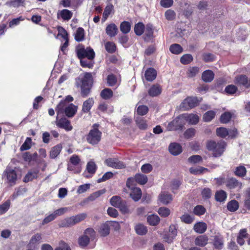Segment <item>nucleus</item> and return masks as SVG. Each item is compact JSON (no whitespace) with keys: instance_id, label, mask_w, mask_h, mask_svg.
<instances>
[{"instance_id":"a19ab883","label":"nucleus","mask_w":250,"mask_h":250,"mask_svg":"<svg viewBox=\"0 0 250 250\" xmlns=\"http://www.w3.org/2000/svg\"><path fill=\"white\" fill-rule=\"evenodd\" d=\"M134 32L138 36H141L143 34L145 30V25L142 22H138L134 26Z\"/></svg>"},{"instance_id":"4d7b16f0","label":"nucleus","mask_w":250,"mask_h":250,"mask_svg":"<svg viewBox=\"0 0 250 250\" xmlns=\"http://www.w3.org/2000/svg\"><path fill=\"white\" fill-rule=\"evenodd\" d=\"M165 16L167 20L172 21L175 19L176 13L173 10L168 9L166 11Z\"/></svg>"},{"instance_id":"8fccbe9b","label":"nucleus","mask_w":250,"mask_h":250,"mask_svg":"<svg viewBox=\"0 0 250 250\" xmlns=\"http://www.w3.org/2000/svg\"><path fill=\"white\" fill-rule=\"evenodd\" d=\"M153 26L151 24H148L146 25L145 35L147 38L150 39L153 37Z\"/></svg>"},{"instance_id":"13d9d810","label":"nucleus","mask_w":250,"mask_h":250,"mask_svg":"<svg viewBox=\"0 0 250 250\" xmlns=\"http://www.w3.org/2000/svg\"><path fill=\"white\" fill-rule=\"evenodd\" d=\"M148 111V107L144 105H139L137 109V114L140 116H143L146 114Z\"/></svg>"},{"instance_id":"052dcab7","label":"nucleus","mask_w":250,"mask_h":250,"mask_svg":"<svg viewBox=\"0 0 250 250\" xmlns=\"http://www.w3.org/2000/svg\"><path fill=\"white\" fill-rule=\"evenodd\" d=\"M215 115V112L213 111H208L204 114L203 120L205 122H209L214 118Z\"/></svg>"},{"instance_id":"5701e85b","label":"nucleus","mask_w":250,"mask_h":250,"mask_svg":"<svg viewBox=\"0 0 250 250\" xmlns=\"http://www.w3.org/2000/svg\"><path fill=\"white\" fill-rule=\"evenodd\" d=\"M157 76L156 71L153 68L147 69L145 74L146 80L148 81H152L155 79Z\"/></svg>"},{"instance_id":"39448f33","label":"nucleus","mask_w":250,"mask_h":250,"mask_svg":"<svg viewBox=\"0 0 250 250\" xmlns=\"http://www.w3.org/2000/svg\"><path fill=\"white\" fill-rule=\"evenodd\" d=\"M102 133L97 128L91 129L86 137L87 142L92 145L97 144L101 140Z\"/></svg>"},{"instance_id":"473e14b6","label":"nucleus","mask_w":250,"mask_h":250,"mask_svg":"<svg viewBox=\"0 0 250 250\" xmlns=\"http://www.w3.org/2000/svg\"><path fill=\"white\" fill-rule=\"evenodd\" d=\"M38 170H34L29 171L24 178L23 181L28 182L37 178L38 177Z\"/></svg>"},{"instance_id":"f704fd0d","label":"nucleus","mask_w":250,"mask_h":250,"mask_svg":"<svg viewBox=\"0 0 250 250\" xmlns=\"http://www.w3.org/2000/svg\"><path fill=\"white\" fill-rule=\"evenodd\" d=\"M60 15L63 20L69 21L72 18L73 14L67 9H63L60 11Z\"/></svg>"},{"instance_id":"c9c22d12","label":"nucleus","mask_w":250,"mask_h":250,"mask_svg":"<svg viewBox=\"0 0 250 250\" xmlns=\"http://www.w3.org/2000/svg\"><path fill=\"white\" fill-rule=\"evenodd\" d=\"M105 192V190L104 189L97 191L90 194L87 200L89 201H93Z\"/></svg>"},{"instance_id":"1a4fd4ad","label":"nucleus","mask_w":250,"mask_h":250,"mask_svg":"<svg viewBox=\"0 0 250 250\" xmlns=\"http://www.w3.org/2000/svg\"><path fill=\"white\" fill-rule=\"evenodd\" d=\"M226 186L229 189H236L237 191L242 189L243 184L234 177L229 178L227 179Z\"/></svg>"},{"instance_id":"393cba45","label":"nucleus","mask_w":250,"mask_h":250,"mask_svg":"<svg viewBox=\"0 0 250 250\" xmlns=\"http://www.w3.org/2000/svg\"><path fill=\"white\" fill-rule=\"evenodd\" d=\"M244 207L250 210V188H248L244 192Z\"/></svg>"},{"instance_id":"0eeeda50","label":"nucleus","mask_w":250,"mask_h":250,"mask_svg":"<svg viewBox=\"0 0 250 250\" xmlns=\"http://www.w3.org/2000/svg\"><path fill=\"white\" fill-rule=\"evenodd\" d=\"M235 84L240 88L249 89L250 88V79L244 74L236 76L234 80Z\"/></svg>"},{"instance_id":"09e8293b","label":"nucleus","mask_w":250,"mask_h":250,"mask_svg":"<svg viewBox=\"0 0 250 250\" xmlns=\"http://www.w3.org/2000/svg\"><path fill=\"white\" fill-rule=\"evenodd\" d=\"M106 50L109 53H114L116 49L115 44L113 42H108L105 44Z\"/></svg>"},{"instance_id":"6ab92c4d","label":"nucleus","mask_w":250,"mask_h":250,"mask_svg":"<svg viewBox=\"0 0 250 250\" xmlns=\"http://www.w3.org/2000/svg\"><path fill=\"white\" fill-rule=\"evenodd\" d=\"M98 232L101 236H106L110 233V228L107 221L102 224L99 229Z\"/></svg>"},{"instance_id":"ddd939ff","label":"nucleus","mask_w":250,"mask_h":250,"mask_svg":"<svg viewBox=\"0 0 250 250\" xmlns=\"http://www.w3.org/2000/svg\"><path fill=\"white\" fill-rule=\"evenodd\" d=\"M207 148L214 157H217L219 155L218 144L214 141L210 140L207 144Z\"/></svg>"},{"instance_id":"e433bc0d","label":"nucleus","mask_w":250,"mask_h":250,"mask_svg":"<svg viewBox=\"0 0 250 250\" xmlns=\"http://www.w3.org/2000/svg\"><path fill=\"white\" fill-rule=\"evenodd\" d=\"M135 181L140 185H145L147 182V177L142 174H136L135 176Z\"/></svg>"},{"instance_id":"aec40b11","label":"nucleus","mask_w":250,"mask_h":250,"mask_svg":"<svg viewBox=\"0 0 250 250\" xmlns=\"http://www.w3.org/2000/svg\"><path fill=\"white\" fill-rule=\"evenodd\" d=\"M208 237L206 235H200L195 239L194 244L198 246L204 247L208 244Z\"/></svg>"},{"instance_id":"680f3d73","label":"nucleus","mask_w":250,"mask_h":250,"mask_svg":"<svg viewBox=\"0 0 250 250\" xmlns=\"http://www.w3.org/2000/svg\"><path fill=\"white\" fill-rule=\"evenodd\" d=\"M180 219L182 222L187 224H190L193 221V217L187 213L182 215Z\"/></svg>"},{"instance_id":"6e6d98bb","label":"nucleus","mask_w":250,"mask_h":250,"mask_svg":"<svg viewBox=\"0 0 250 250\" xmlns=\"http://www.w3.org/2000/svg\"><path fill=\"white\" fill-rule=\"evenodd\" d=\"M237 90L238 88L236 85L230 84L226 87L225 91L228 94L232 95L235 93Z\"/></svg>"},{"instance_id":"2eb2a0df","label":"nucleus","mask_w":250,"mask_h":250,"mask_svg":"<svg viewBox=\"0 0 250 250\" xmlns=\"http://www.w3.org/2000/svg\"><path fill=\"white\" fill-rule=\"evenodd\" d=\"M169 152L173 155H178L182 151L181 146L178 143H171L168 147Z\"/></svg>"},{"instance_id":"0e129e2a","label":"nucleus","mask_w":250,"mask_h":250,"mask_svg":"<svg viewBox=\"0 0 250 250\" xmlns=\"http://www.w3.org/2000/svg\"><path fill=\"white\" fill-rule=\"evenodd\" d=\"M158 213L161 216L166 217L170 214V211L166 207H161L158 210Z\"/></svg>"},{"instance_id":"412c9836","label":"nucleus","mask_w":250,"mask_h":250,"mask_svg":"<svg viewBox=\"0 0 250 250\" xmlns=\"http://www.w3.org/2000/svg\"><path fill=\"white\" fill-rule=\"evenodd\" d=\"M94 104V99L92 98H88L83 103L82 106V111L84 113H87L89 112Z\"/></svg>"},{"instance_id":"864d4df0","label":"nucleus","mask_w":250,"mask_h":250,"mask_svg":"<svg viewBox=\"0 0 250 250\" xmlns=\"http://www.w3.org/2000/svg\"><path fill=\"white\" fill-rule=\"evenodd\" d=\"M96 165L94 162L90 161L87 164L86 170L88 173L94 174L96 171Z\"/></svg>"},{"instance_id":"79ce46f5","label":"nucleus","mask_w":250,"mask_h":250,"mask_svg":"<svg viewBox=\"0 0 250 250\" xmlns=\"http://www.w3.org/2000/svg\"><path fill=\"white\" fill-rule=\"evenodd\" d=\"M131 28V25L129 22L128 21H123L121 23L120 25V30L124 34L128 33Z\"/></svg>"},{"instance_id":"4c0bfd02","label":"nucleus","mask_w":250,"mask_h":250,"mask_svg":"<svg viewBox=\"0 0 250 250\" xmlns=\"http://www.w3.org/2000/svg\"><path fill=\"white\" fill-rule=\"evenodd\" d=\"M42 239V235L41 233H37L34 235L29 241V245H34L39 244Z\"/></svg>"},{"instance_id":"ea45409f","label":"nucleus","mask_w":250,"mask_h":250,"mask_svg":"<svg viewBox=\"0 0 250 250\" xmlns=\"http://www.w3.org/2000/svg\"><path fill=\"white\" fill-rule=\"evenodd\" d=\"M170 51L174 54H179L183 51V48L180 44L174 43L170 45Z\"/></svg>"},{"instance_id":"b1692460","label":"nucleus","mask_w":250,"mask_h":250,"mask_svg":"<svg viewBox=\"0 0 250 250\" xmlns=\"http://www.w3.org/2000/svg\"><path fill=\"white\" fill-rule=\"evenodd\" d=\"M159 199L164 205H167L172 200L171 195L166 192H162L159 196Z\"/></svg>"},{"instance_id":"72a5a7b5","label":"nucleus","mask_w":250,"mask_h":250,"mask_svg":"<svg viewBox=\"0 0 250 250\" xmlns=\"http://www.w3.org/2000/svg\"><path fill=\"white\" fill-rule=\"evenodd\" d=\"M136 232L140 235H143L147 232V228L142 224H138L135 227Z\"/></svg>"},{"instance_id":"9b49d317","label":"nucleus","mask_w":250,"mask_h":250,"mask_svg":"<svg viewBox=\"0 0 250 250\" xmlns=\"http://www.w3.org/2000/svg\"><path fill=\"white\" fill-rule=\"evenodd\" d=\"M105 164L108 167L116 169H122L125 167V165L123 162L115 158H109L104 161Z\"/></svg>"},{"instance_id":"2f4dec72","label":"nucleus","mask_w":250,"mask_h":250,"mask_svg":"<svg viewBox=\"0 0 250 250\" xmlns=\"http://www.w3.org/2000/svg\"><path fill=\"white\" fill-rule=\"evenodd\" d=\"M113 91L110 88H106L102 90L100 93L101 97L105 100H108L112 97Z\"/></svg>"},{"instance_id":"a18cd8bd","label":"nucleus","mask_w":250,"mask_h":250,"mask_svg":"<svg viewBox=\"0 0 250 250\" xmlns=\"http://www.w3.org/2000/svg\"><path fill=\"white\" fill-rule=\"evenodd\" d=\"M120 197L118 196H114L110 199V204L112 206L117 208L122 202Z\"/></svg>"},{"instance_id":"4468645a","label":"nucleus","mask_w":250,"mask_h":250,"mask_svg":"<svg viewBox=\"0 0 250 250\" xmlns=\"http://www.w3.org/2000/svg\"><path fill=\"white\" fill-rule=\"evenodd\" d=\"M78 109V106L71 104L65 107L64 109V113L66 116L71 118L73 117L76 113Z\"/></svg>"},{"instance_id":"de8ad7c7","label":"nucleus","mask_w":250,"mask_h":250,"mask_svg":"<svg viewBox=\"0 0 250 250\" xmlns=\"http://www.w3.org/2000/svg\"><path fill=\"white\" fill-rule=\"evenodd\" d=\"M199 72V68L197 67H190L188 70L187 75L189 78L195 77Z\"/></svg>"},{"instance_id":"6e6552de","label":"nucleus","mask_w":250,"mask_h":250,"mask_svg":"<svg viewBox=\"0 0 250 250\" xmlns=\"http://www.w3.org/2000/svg\"><path fill=\"white\" fill-rule=\"evenodd\" d=\"M91 78V74L86 73L85 74L84 79L82 81L81 95L83 97L87 96L90 93V86L88 84V83L90 81Z\"/></svg>"},{"instance_id":"5fc2aeb1","label":"nucleus","mask_w":250,"mask_h":250,"mask_svg":"<svg viewBox=\"0 0 250 250\" xmlns=\"http://www.w3.org/2000/svg\"><path fill=\"white\" fill-rule=\"evenodd\" d=\"M206 210V208L203 206L197 205L194 208L193 212L195 215L200 216L204 214Z\"/></svg>"},{"instance_id":"69168bd1","label":"nucleus","mask_w":250,"mask_h":250,"mask_svg":"<svg viewBox=\"0 0 250 250\" xmlns=\"http://www.w3.org/2000/svg\"><path fill=\"white\" fill-rule=\"evenodd\" d=\"M188 161L190 163H198L202 161V158L198 155H192L188 158Z\"/></svg>"},{"instance_id":"c756f323","label":"nucleus","mask_w":250,"mask_h":250,"mask_svg":"<svg viewBox=\"0 0 250 250\" xmlns=\"http://www.w3.org/2000/svg\"><path fill=\"white\" fill-rule=\"evenodd\" d=\"M247 169L243 166L237 167L234 171V175L237 177H244L246 175Z\"/></svg>"},{"instance_id":"37998d69","label":"nucleus","mask_w":250,"mask_h":250,"mask_svg":"<svg viewBox=\"0 0 250 250\" xmlns=\"http://www.w3.org/2000/svg\"><path fill=\"white\" fill-rule=\"evenodd\" d=\"M136 123L141 129H146L147 127L146 122L141 117H137L135 120Z\"/></svg>"},{"instance_id":"c85d7f7f","label":"nucleus","mask_w":250,"mask_h":250,"mask_svg":"<svg viewBox=\"0 0 250 250\" xmlns=\"http://www.w3.org/2000/svg\"><path fill=\"white\" fill-rule=\"evenodd\" d=\"M232 117V114L229 111L224 112L220 116V122L222 124H228L231 120Z\"/></svg>"},{"instance_id":"c03bdc74","label":"nucleus","mask_w":250,"mask_h":250,"mask_svg":"<svg viewBox=\"0 0 250 250\" xmlns=\"http://www.w3.org/2000/svg\"><path fill=\"white\" fill-rule=\"evenodd\" d=\"M84 30L83 28L79 27L77 30L75 35V39L77 42H81L84 39Z\"/></svg>"},{"instance_id":"3c124183","label":"nucleus","mask_w":250,"mask_h":250,"mask_svg":"<svg viewBox=\"0 0 250 250\" xmlns=\"http://www.w3.org/2000/svg\"><path fill=\"white\" fill-rule=\"evenodd\" d=\"M114 6L111 4L109 3L105 7L104 13H103V18L105 20L107 18L108 16L111 14V12L113 10Z\"/></svg>"},{"instance_id":"49530a36","label":"nucleus","mask_w":250,"mask_h":250,"mask_svg":"<svg viewBox=\"0 0 250 250\" xmlns=\"http://www.w3.org/2000/svg\"><path fill=\"white\" fill-rule=\"evenodd\" d=\"M193 60V57L190 54H185L180 59V62L182 64H187L191 62Z\"/></svg>"},{"instance_id":"bf43d9fd","label":"nucleus","mask_w":250,"mask_h":250,"mask_svg":"<svg viewBox=\"0 0 250 250\" xmlns=\"http://www.w3.org/2000/svg\"><path fill=\"white\" fill-rule=\"evenodd\" d=\"M207 169L203 167H191L189 168V171L191 174L197 175L204 172V171H207Z\"/></svg>"},{"instance_id":"bb28decb","label":"nucleus","mask_w":250,"mask_h":250,"mask_svg":"<svg viewBox=\"0 0 250 250\" xmlns=\"http://www.w3.org/2000/svg\"><path fill=\"white\" fill-rule=\"evenodd\" d=\"M214 73L210 70L205 71L202 75V79L203 81L208 83L212 81L214 78Z\"/></svg>"},{"instance_id":"58836bf2","label":"nucleus","mask_w":250,"mask_h":250,"mask_svg":"<svg viewBox=\"0 0 250 250\" xmlns=\"http://www.w3.org/2000/svg\"><path fill=\"white\" fill-rule=\"evenodd\" d=\"M147 220L150 225L156 226L159 223L160 218L158 215L153 214L148 216Z\"/></svg>"},{"instance_id":"a211bd4d","label":"nucleus","mask_w":250,"mask_h":250,"mask_svg":"<svg viewBox=\"0 0 250 250\" xmlns=\"http://www.w3.org/2000/svg\"><path fill=\"white\" fill-rule=\"evenodd\" d=\"M130 193V196L135 202L138 201L142 196V191L139 188H132Z\"/></svg>"},{"instance_id":"f257e3e1","label":"nucleus","mask_w":250,"mask_h":250,"mask_svg":"<svg viewBox=\"0 0 250 250\" xmlns=\"http://www.w3.org/2000/svg\"><path fill=\"white\" fill-rule=\"evenodd\" d=\"M87 216L85 213L78 214L75 216L67 217L60 221L59 226L61 228L69 227L84 220Z\"/></svg>"},{"instance_id":"7c9ffc66","label":"nucleus","mask_w":250,"mask_h":250,"mask_svg":"<svg viewBox=\"0 0 250 250\" xmlns=\"http://www.w3.org/2000/svg\"><path fill=\"white\" fill-rule=\"evenodd\" d=\"M239 207V203L236 200H231L227 204V209L230 212H235Z\"/></svg>"},{"instance_id":"9d476101","label":"nucleus","mask_w":250,"mask_h":250,"mask_svg":"<svg viewBox=\"0 0 250 250\" xmlns=\"http://www.w3.org/2000/svg\"><path fill=\"white\" fill-rule=\"evenodd\" d=\"M77 55L79 59L87 58L88 60H92L94 58L95 53L92 49L82 48L78 50Z\"/></svg>"},{"instance_id":"338daca9","label":"nucleus","mask_w":250,"mask_h":250,"mask_svg":"<svg viewBox=\"0 0 250 250\" xmlns=\"http://www.w3.org/2000/svg\"><path fill=\"white\" fill-rule=\"evenodd\" d=\"M90 184H85L80 186L77 190V192L78 194H82L86 192L87 190L90 188Z\"/></svg>"},{"instance_id":"f3484780","label":"nucleus","mask_w":250,"mask_h":250,"mask_svg":"<svg viewBox=\"0 0 250 250\" xmlns=\"http://www.w3.org/2000/svg\"><path fill=\"white\" fill-rule=\"evenodd\" d=\"M62 146L61 144L52 147L49 152V157L51 159L56 158L60 153Z\"/></svg>"},{"instance_id":"20e7f679","label":"nucleus","mask_w":250,"mask_h":250,"mask_svg":"<svg viewBox=\"0 0 250 250\" xmlns=\"http://www.w3.org/2000/svg\"><path fill=\"white\" fill-rule=\"evenodd\" d=\"M2 178L10 186L15 184L17 175L15 171L10 167H7L2 174Z\"/></svg>"},{"instance_id":"e2e57ef3","label":"nucleus","mask_w":250,"mask_h":250,"mask_svg":"<svg viewBox=\"0 0 250 250\" xmlns=\"http://www.w3.org/2000/svg\"><path fill=\"white\" fill-rule=\"evenodd\" d=\"M116 77L113 74L109 75L107 78V83L108 86H113L117 83Z\"/></svg>"},{"instance_id":"a878e982","label":"nucleus","mask_w":250,"mask_h":250,"mask_svg":"<svg viewBox=\"0 0 250 250\" xmlns=\"http://www.w3.org/2000/svg\"><path fill=\"white\" fill-rule=\"evenodd\" d=\"M207 225L203 222L196 223L194 226V230L198 233H203L207 230Z\"/></svg>"},{"instance_id":"4be33fe9","label":"nucleus","mask_w":250,"mask_h":250,"mask_svg":"<svg viewBox=\"0 0 250 250\" xmlns=\"http://www.w3.org/2000/svg\"><path fill=\"white\" fill-rule=\"evenodd\" d=\"M118 27L114 23H111L107 26L105 31L110 37H114L117 34Z\"/></svg>"},{"instance_id":"7ed1b4c3","label":"nucleus","mask_w":250,"mask_h":250,"mask_svg":"<svg viewBox=\"0 0 250 250\" xmlns=\"http://www.w3.org/2000/svg\"><path fill=\"white\" fill-rule=\"evenodd\" d=\"M200 100L197 97H188L185 99L180 105V108L183 110H188L197 106Z\"/></svg>"},{"instance_id":"423d86ee","label":"nucleus","mask_w":250,"mask_h":250,"mask_svg":"<svg viewBox=\"0 0 250 250\" xmlns=\"http://www.w3.org/2000/svg\"><path fill=\"white\" fill-rule=\"evenodd\" d=\"M238 130L235 127L228 129L224 127H220V137L221 138H226L228 136V138L234 139L238 136Z\"/></svg>"},{"instance_id":"dca6fc26","label":"nucleus","mask_w":250,"mask_h":250,"mask_svg":"<svg viewBox=\"0 0 250 250\" xmlns=\"http://www.w3.org/2000/svg\"><path fill=\"white\" fill-rule=\"evenodd\" d=\"M184 119L191 125H196L199 121V117L197 114H189L183 115Z\"/></svg>"},{"instance_id":"603ef678","label":"nucleus","mask_w":250,"mask_h":250,"mask_svg":"<svg viewBox=\"0 0 250 250\" xmlns=\"http://www.w3.org/2000/svg\"><path fill=\"white\" fill-rule=\"evenodd\" d=\"M31 139L29 137L27 138L24 143L21 146L20 150L24 151L29 149L31 147Z\"/></svg>"},{"instance_id":"f03ea898","label":"nucleus","mask_w":250,"mask_h":250,"mask_svg":"<svg viewBox=\"0 0 250 250\" xmlns=\"http://www.w3.org/2000/svg\"><path fill=\"white\" fill-rule=\"evenodd\" d=\"M95 236V231L93 229L89 228L86 229L83 234L78 239L79 245L82 248L86 247L89 243L90 239H94Z\"/></svg>"},{"instance_id":"774afa93","label":"nucleus","mask_w":250,"mask_h":250,"mask_svg":"<svg viewBox=\"0 0 250 250\" xmlns=\"http://www.w3.org/2000/svg\"><path fill=\"white\" fill-rule=\"evenodd\" d=\"M201 194L203 199H208L210 198L212 193L210 189L207 188L202 190Z\"/></svg>"},{"instance_id":"f8f14e48","label":"nucleus","mask_w":250,"mask_h":250,"mask_svg":"<svg viewBox=\"0 0 250 250\" xmlns=\"http://www.w3.org/2000/svg\"><path fill=\"white\" fill-rule=\"evenodd\" d=\"M56 124L59 127L63 128L67 131H71L73 129L70 121L65 118H62L60 119L57 118Z\"/></svg>"},{"instance_id":"cd10ccee","label":"nucleus","mask_w":250,"mask_h":250,"mask_svg":"<svg viewBox=\"0 0 250 250\" xmlns=\"http://www.w3.org/2000/svg\"><path fill=\"white\" fill-rule=\"evenodd\" d=\"M162 88L158 84L153 85L148 90V94L151 97L157 96L161 93Z\"/></svg>"}]
</instances>
